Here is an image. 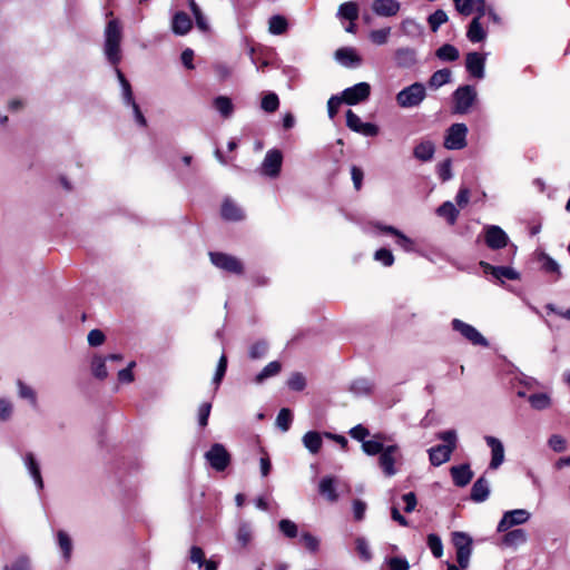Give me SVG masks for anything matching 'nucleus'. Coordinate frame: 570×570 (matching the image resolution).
Instances as JSON below:
<instances>
[{"label":"nucleus","instance_id":"f257e3e1","mask_svg":"<svg viewBox=\"0 0 570 570\" xmlns=\"http://www.w3.org/2000/svg\"><path fill=\"white\" fill-rule=\"evenodd\" d=\"M120 42L121 26L118 20H110L105 29L104 52L107 60L112 65H118L121 60Z\"/></svg>","mask_w":570,"mask_h":570},{"label":"nucleus","instance_id":"f03ea898","mask_svg":"<svg viewBox=\"0 0 570 570\" xmlns=\"http://www.w3.org/2000/svg\"><path fill=\"white\" fill-rule=\"evenodd\" d=\"M436 438L443 441L444 444L433 446L429 450L430 462L434 466L448 462L456 448V433L454 430L440 432Z\"/></svg>","mask_w":570,"mask_h":570},{"label":"nucleus","instance_id":"7ed1b4c3","mask_svg":"<svg viewBox=\"0 0 570 570\" xmlns=\"http://www.w3.org/2000/svg\"><path fill=\"white\" fill-rule=\"evenodd\" d=\"M426 98V89L423 83L414 82L397 92L395 99L401 108H414Z\"/></svg>","mask_w":570,"mask_h":570},{"label":"nucleus","instance_id":"20e7f679","mask_svg":"<svg viewBox=\"0 0 570 570\" xmlns=\"http://www.w3.org/2000/svg\"><path fill=\"white\" fill-rule=\"evenodd\" d=\"M476 100V91L472 86H460L453 92V112L464 115L470 111Z\"/></svg>","mask_w":570,"mask_h":570},{"label":"nucleus","instance_id":"39448f33","mask_svg":"<svg viewBox=\"0 0 570 570\" xmlns=\"http://www.w3.org/2000/svg\"><path fill=\"white\" fill-rule=\"evenodd\" d=\"M451 325L453 331L470 344L482 347L489 346L488 340L473 325L459 318L452 320Z\"/></svg>","mask_w":570,"mask_h":570},{"label":"nucleus","instance_id":"423d86ee","mask_svg":"<svg viewBox=\"0 0 570 570\" xmlns=\"http://www.w3.org/2000/svg\"><path fill=\"white\" fill-rule=\"evenodd\" d=\"M468 127L458 122L450 126L444 137V147L450 150L463 149L466 146Z\"/></svg>","mask_w":570,"mask_h":570},{"label":"nucleus","instance_id":"0eeeda50","mask_svg":"<svg viewBox=\"0 0 570 570\" xmlns=\"http://www.w3.org/2000/svg\"><path fill=\"white\" fill-rule=\"evenodd\" d=\"M116 75L122 89V98L125 104L132 108L135 120L137 121V124L145 127L147 125V121L142 112L140 111L139 106L136 104L134 99L130 83L127 81L120 69L116 68Z\"/></svg>","mask_w":570,"mask_h":570},{"label":"nucleus","instance_id":"6e6552de","mask_svg":"<svg viewBox=\"0 0 570 570\" xmlns=\"http://www.w3.org/2000/svg\"><path fill=\"white\" fill-rule=\"evenodd\" d=\"M205 459L216 471H224L230 463V454L220 443H215L205 453Z\"/></svg>","mask_w":570,"mask_h":570},{"label":"nucleus","instance_id":"1a4fd4ad","mask_svg":"<svg viewBox=\"0 0 570 570\" xmlns=\"http://www.w3.org/2000/svg\"><path fill=\"white\" fill-rule=\"evenodd\" d=\"M399 446L395 444L387 445L379 456V465L386 476H393L397 470L395 468L396 461L400 459Z\"/></svg>","mask_w":570,"mask_h":570},{"label":"nucleus","instance_id":"9d476101","mask_svg":"<svg viewBox=\"0 0 570 570\" xmlns=\"http://www.w3.org/2000/svg\"><path fill=\"white\" fill-rule=\"evenodd\" d=\"M370 83L363 81L343 90L341 97L345 104L353 106L365 101L370 97Z\"/></svg>","mask_w":570,"mask_h":570},{"label":"nucleus","instance_id":"9b49d317","mask_svg":"<svg viewBox=\"0 0 570 570\" xmlns=\"http://www.w3.org/2000/svg\"><path fill=\"white\" fill-rule=\"evenodd\" d=\"M346 126L351 130L366 137H374L380 131L375 124L362 121V119L352 110L346 111Z\"/></svg>","mask_w":570,"mask_h":570},{"label":"nucleus","instance_id":"f8f14e48","mask_svg":"<svg viewBox=\"0 0 570 570\" xmlns=\"http://www.w3.org/2000/svg\"><path fill=\"white\" fill-rule=\"evenodd\" d=\"M209 256L216 267L234 274L243 273V265L236 257L224 253H210Z\"/></svg>","mask_w":570,"mask_h":570},{"label":"nucleus","instance_id":"ddd939ff","mask_svg":"<svg viewBox=\"0 0 570 570\" xmlns=\"http://www.w3.org/2000/svg\"><path fill=\"white\" fill-rule=\"evenodd\" d=\"M283 155L278 149H271L266 153L262 163V171L269 177L278 176L282 167Z\"/></svg>","mask_w":570,"mask_h":570},{"label":"nucleus","instance_id":"4468645a","mask_svg":"<svg viewBox=\"0 0 570 570\" xmlns=\"http://www.w3.org/2000/svg\"><path fill=\"white\" fill-rule=\"evenodd\" d=\"M485 56L480 52H469L465 57V68L471 77L484 78Z\"/></svg>","mask_w":570,"mask_h":570},{"label":"nucleus","instance_id":"2eb2a0df","mask_svg":"<svg viewBox=\"0 0 570 570\" xmlns=\"http://www.w3.org/2000/svg\"><path fill=\"white\" fill-rule=\"evenodd\" d=\"M530 517V512L524 509H515L504 512L501 518V532L507 531L510 527L525 523Z\"/></svg>","mask_w":570,"mask_h":570},{"label":"nucleus","instance_id":"dca6fc26","mask_svg":"<svg viewBox=\"0 0 570 570\" xmlns=\"http://www.w3.org/2000/svg\"><path fill=\"white\" fill-rule=\"evenodd\" d=\"M527 540L528 534L523 529H513L501 535V548L515 550L524 544Z\"/></svg>","mask_w":570,"mask_h":570},{"label":"nucleus","instance_id":"f3484780","mask_svg":"<svg viewBox=\"0 0 570 570\" xmlns=\"http://www.w3.org/2000/svg\"><path fill=\"white\" fill-rule=\"evenodd\" d=\"M336 60L344 67L352 68L358 67L362 63V58L356 49L352 47L340 48L335 52Z\"/></svg>","mask_w":570,"mask_h":570},{"label":"nucleus","instance_id":"a211bd4d","mask_svg":"<svg viewBox=\"0 0 570 570\" xmlns=\"http://www.w3.org/2000/svg\"><path fill=\"white\" fill-rule=\"evenodd\" d=\"M401 4L397 0H374L372 10L380 17H393L400 11Z\"/></svg>","mask_w":570,"mask_h":570},{"label":"nucleus","instance_id":"6ab92c4d","mask_svg":"<svg viewBox=\"0 0 570 570\" xmlns=\"http://www.w3.org/2000/svg\"><path fill=\"white\" fill-rule=\"evenodd\" d=\"M394 61L399 68H411L417 61L416 51L410 47L397 48L394 51Z\"/></svg>","mask_w":570,"mask_h":570},{"label":"nucleus","instance_id":"aec40b11","mask_svg":"<svg viewBox=\"0 0 570 570\" xmlns=\"http://www.w3.org/2000/svg\"><path fill=\"white\" fill-rule=\"evenodd\" d=\"M450 471L453 482L458 487H465L471 482L473 478V472L471 471L469 464L452 466Z\"/></svg>","mask_w":570,"mask_h":570},{"label":"nucleus","instance_id":"412c9836","mask_svg":"<svg viewBox=\"0 0 570 570\" xmlns=\"http://www.w3.org/2000/svg\"><path fill=\"white\" fill-rule=\"evenodd\" d=\"M381 230L391 234L395 237V243L405 252H413L415 249V243L413 239L404 235L401 230L392 226H383Z\"/></svg>","mask_w":570,"mask_h":570},{"label":"nucleus","instance_id":"4be33fe9","mask_svg":"<svg viewBox=\"0 0 570 570\" xmlns=\"http://www.w3.org/2000/svg\"><path fill=\"white\" fill-rule=\"evenodd\" d=\"M386 440L384 434L377 433L371 440L363 441L362 450L367 455L380 454L386 448L384 446Z\"/></svg>","mask_w":570,"mask_h":570},{"label":"nucleus","instance_id":"5701e85b","mask_svg":"<svg viewBox=\"0 0 570 570\" xmlns=\"http://www.w3.org/2000/svg\"><path fill=\"white\" fill-rule=\"evenodd\" d=\"M24 465L35 481V484L39 490L43 488V481L40 472L39 463L37 462L35 455L32 453H27L23 458Z\"/></svg>","mask_w":570,"mask_h":570},{"label":"nucleus","instance_id":"b1692460","mask_svg":"<svg viewBox=\"0 0 570 570\" xmlns=\"http://www.w3.org/2000/svg\"><path fill=\"white\" fill-rule=\"evenodd\" d=\"M191 20L185 12H177L171 21V30L175 35L184 36L191 29Z\"/></svg>","mask_w":570,"mask_h":570},{"label":"nucleus","instance_id":"393cba45","mask_svg":"<svg viewBox=\"0 0 570 570\" xmlns=\"http://www.w3.org/2000/svg\"><path fill=\"white\" fill-rule=\"evenodd\" d=\"M435 146L430 140L419 142L413 150L414 157L421 161H429L433 158Z\"/></svg>","mask_w":570,"mask_h":570},{"label":"nucleus","instance_id":"a878e982","mask_svg":"<svg viewBox=\"0 0 570 570\" xmlns=\"http://www.w3.org/2000/svg\"><path fill=\"white\" fill-rule=\"evenodd\" d=\"M485 30L483 28V26L481 24V21H480V18H474L469 28H468V31H466V37L468 39L473 42V43H476V42H481L482 40L485 39Z\"/></svg>","mask_w":570,"mask_h":570},{"label":"nucleus","instance_id":"bb28decb","mask_svg":"<svg viewBox=\"0 0 570 570\" xmlns=\"http://www.w3.org/2000/svg\"><path fill=\"white\" fill-rule=\"evenodd\" d=\"M57 544L62 552L63 560L68 562L72 553V540L70 535L66 531L59 530L57 532Z\"/></svg>","mask_w":570,"mask_h":570},{"label":"nucleus","instance_id":"cd10ccee","mask_svg":"<svg viewBox=\"0 0 570 570\" xmlns=\"http://www.w3.org/2000/svg\"><path fill=\"white\" fill-rule=\"evenodd\" d=\"M107 358L101 355H94L90 360V371L92 375L99 380H104L108 375Z\"/></svg>","mask_w":570,"mask_h":570},{"label":"nucleus","instance_id":"c85d7f7f","mask_svg":"<svg viewBox=\"0 0 570 570\" xmlns=\"http://www.w3.org/2000/svg\"><path fill=\"white\" fill-rule=\"evenodd\" d=\"M489 484L484 478L478 479L471 490V499L475 502H482L489 497Z\"/></svg>","mask_w":570,"mask_h":570},{"label":"nucleus","instance_id":"c756f323","mask_svg":"<svg viewBox=\"0 0 570 570\" xmlns=\"http://www.w3.org/2000/svg\"><path fill=\"white\" fill-rule=\"evenodd\" d=\"M320 493L325 497L328 501L335 502L338 499V495L335 491L334 479L331 476H325L321 480L318 485Z\"/></svg>","mask_w":570,"mask_h":570},{"label":"nucleus","instance_id":"7c9ffc66","mask_svg":"<svg viewBox=\"0 0 570 570\" xmlns=\"http://www.w3.org/2000/svg\"><path fill=\"white\" fill-rule=\"evenodd\" d=\"M539 261L541 262V268L543 272L554 274V279H559L561 277L560 265L551 256L546 253H541L539 255Z\"/></svg>","mask_w":570,"mask_h":570},{"label":"nucleus","instance_id":"2f4dec72","mask_svg":"<svg viewBox=\"0 0 570 570\" xmlns=\"http://www.w3.org/2000/svg\"><path fill=\"white\" fill-rule=\"evenodd\" d=\"M236 540L242 548L247 547L253 540V529L248 522H240L236 531Z\"/></svg>","mask_w":570,"mask_h":570},{"label":"nucleus","instance_id":"473e14b6","mask_svg":"<svg viewBox=\"0 0 570 570\" xmlns=\"http://www.w3.org/2000/svg\"><path fill=\"white\" fill-rule=\"evenodd\" d=\"M215 109L225 118H228L234 112V105L232 99L226 96H218L214 99Z\"/></svg>","mask_w":570,"mask_h":570},{"label":"nucleus","instance_id":"72a5a7b5","mask_svg":"<svg viewBox=\"0 0 570 570\" xmlns=\"http://www.w3.org/2000/svg\"><path fill=\"white\" fill-rule=\"evenodd\" d=\"M222 216L227 220H239L243 218V212L235 203L225 200L222 206Z\"/></svg>","mask_w":570,"mask_h":570},{"label":"nucleus","instance_id":"f704fd0d","mask_svg":"<svg viewBox=\"0 0 570 570\" xmlns=\"http://www.w3.org/2000/svg\"><path fill=\"white\" fill-rule=\"evenodd\" d=\"M520 396H527L528 403L535 410H543L550 406L551 400L549 394H519Z\"/></svg>","mask_w":570,"mask_h":570},{"label":"nucleus","instance_id":"c9c22d12","mask_svg":"<svg viewBox=\"0 0 570 570\" xmlns=\"http://www.w3.org/2000/svg\"><path fill=\"white\" fill-rule=\"evenodd\" d=\"M322 443V438L317 432L309 431L303 436L304 446L313 454L320 451Z\"/></svg>","mask_w":570,"mask_h":570},{"label":"nucleus","instance_id":"e433bc0d","mask_svg":"<svg viewBox=\"0 0 570 570\" xmlns=\"http://www.w3.org/2000/svg\"><path fill=\"white\" fill-rule=\"evenodd\" d=\"M337 16L350 21H355L358 18V6L353 2H344L338 7Z\"/></svg>","mask_w":570,"mask_h":570},{"label":"nucleus","instance_id":"4c0bfd02","mask_svg":"<svg viewBox=\"0 0 570 570\" xmlns=\"http://www.w3.org/2000/svg\"><path fill=\"white\" fill-rule=\"evenodd\" d=\"M435 56L442 61H455L459 59L460 52L453 45L445 43L435 51Z\"/></svg>","mask_w":570,"mask_h":570},{"label":"nucleus","instance_id":"58836bf2","mask_svg":"<svg viewBox=\"0 0 570 570\" xmlns=\"http://www.w3.org/2000/svg\"><path fill=\"white\" fill-rule=\"evenodd\" d=\"M288 28V23L285 17L275 14L272 16L268 20V31L272 35H283L286 32Z\"/></svg>","mask_w":570,"mask_h":570},{"label":"nucleus","instance_id":"ea45409f","mask_svg":"<svg viewBox=\"0 0 570 570\" xmlns=\"http://www.w3.org/2000/svg\"><path fill=\"white\" fill-rule=\"evenodd\" d=\"M401 30L407 37H419L423 32L422 26L414 19L406 18L401 22Z\"/></svg>","mask_w":570,"mask_h":570},{"label":"nucleus","instance_id":"a19ab883","mask_svg":"<svg viewBox=\"0 0 570 570\" xmlns=\"http://www.w3.org/2000/svg\"><path fill=\"white\" fill-rule=\"evenodd\" d=\"M391 37V28L385 27L381 29L371 30L368 33L370 41L375 46H383L387 43Z\"/></svg>","mask_w":570,"mask_h":570},{"label":"nucleus","instance_id":"79ce46f5","mask_svg":"<svg viewBox=\"0 0 570 570\" xmlns=\"http://www.w3.org/2000/svg\"><path fill=\"white\" fill-rule=\"evenodd\" d=\"M451 76L452 75L449 69L438 70L431 76V78L429 80V85H430V87L438 89V88L449 83L451 81Z\"/></svg>","mask_w":570,"mask_h":570},{"label":"nucleus","instance_id":"37998d69","mask_svg":"<svg viewBox=\"0 0 570 570\" xmlns=\"http://www.w3.org/2000/svg\"><path fill=\"white\" fill-rule=\"evenodd\" d=\"M438 214L439 216L446 218L450 224H454L459 212L451 202H445L438 208Z\"/></svg>","mask_w":570,"mask_h":570},{"label":"nucleus","instance_id":"c03bdc74","mask_svg":"<svg viewBox=\"0 0 570 570\" xmlns=\"http://www.w3.org/2000/svg\"><path fill=\"white\" fill-rule=\"evenodd\" d=\"M448 14L444 10L439 9L429 16L428 22L433 32L438 31V29L448 21Z\"/></svg>","mask_w":570,"mask_h":570},{"label":"nucleus","instance_id":"a18cd8bd","mask_svg":"<svg viewBox=\"0 0 570 570\" xmlns=\"http://www.w3.org/2000/svg\"><path fill=\"white\" fill-rule=\"evenodd\" d=\"M279 531L289 539H294L298 535V528L295 522L289 519H282L278 522Z\"/></svg>","mask_w":570,"mask_h":570},{"label":"nucleus","instance_id":"49530a36","mask_svg":"<svg viewBox=\"0 0 570 570\" xmlns=\"http://www.w3.org/2000/svg\"><path fill=\"white\" fill-rule=\"evenodd\" d=\"M287 387L293 391H302L308 387L307 380L302 373H293L287 381Z\"/></svg>","mask_w":570,"mask_h":570},{"label":"nucleus","instance_id":"de8ad7c7","mask_svg":"<svg viewBox=\"0 0 570 570\" xmlns=\"http://www.w3.org/2000/svg\"><path fill=\"white\" fill-rule=\"evenodd\" d=\"M293 415L291 410L284 407L279 411L276 417V425L284 432H286L292 423Z\"/></svg>","mask_w":570,"mask_h":570},{"label":"nucleus","instance_id":"09e8293b","mask_svg":"<svg viewBox=\"0 0 570 570\" xmlns=\"http://www.w3.org/2000/svg\"><path fill=\"white\" fill-rule=\"evenodd\" d=\"M428 546L431 549L432 554L435 558H441L443 554V544L441 541V538L436 534H429L428 535Z\"/></svg>","mask_w":570,"mask_h":570},{"label":"nucleus","instance_id":"8fccbe9b","mask_svg":"<svg viewBox=\"0 0 570 570\" xmlns=\"http://www.w3.org/2000/svg\"><path fill=\"white\" fill-rule=\"evenodd\" d=\"M262 109H264L265 111L267 112H274L277 110L278 106H279V100H278V97L276 94L274 92H271V94H267L263 99H262Z\"/></svg>","mask_w":570,"mask_h":570},{"label":"nucleus","instance_id":"3c124183","mask_svg":"<svg viewBox=\"0 0 570 570\" xmlns=\"http://www.w3.org/2000/svg\"><path fill=\"white\" fill-rule=\"evenodd\" d=\"M301 542L311 552H316L318 550V548H320V540H318V538L313 535L309 532H304V533L301 534Z\"/></svg>","mask_w":570,"mask_h":570},{"label":"nucleus","instance_id":"603ef678","mask_svg":"<svg viewBox=\"0 0 570 570\" xmlns=\"http://www.w3.org/2000/svg\"><path fill=\"white\" fill-rule=\"evenodd\" d=\"M455 550H456V561H458L460 568H462V569L468 568L469 563H470V557L472 553V546L465 547V548L461 547Z\"/></svg>","mask_w":570,"mask_h":570},{"label":"nucleus","instance_id":"864d4df0","mask_svg":"<svg viewBox=\"0 0 570 570\" xmlns=\"http://www.w3.org/2000/svg\"><path fill=\"white\" fill-rule=\"evenodd\" d=\"M452 542L455 549L465 548L472 546V538L465 532L456 531L452 533Z\"/></svg>","mask_w":570,"mask_h":570},{"label":"nucleus","instance_id":"5fc2aeb1","mask_svg":"<svg viewBox=\"0 0 570 570\" xmlns=\"http://www.w3.org/2000/svg\"><path fill=\"white\" fill-rule=\"evenodd\" d=\"M355 544H356V551L360 554V557L364 561H370L372 559V553H371L367 541L364 538L360 537L355 540Z\"/></svg>","mask_w":570,"mask_h":570},{"label":"nucleus","instance_id":"6e6d98bb","mask_svg":"<svg viewBox=\"0 0 570 570\" xmlns=\"http://www.w3.org/2000/svg\"><path fill=\"white\" fill-rule=\"evenodd\" d=\"M485 441L492 450L490 468L497 469L499 466V441L493 436H485Z\"/></svg>","mask_w":570,"mask_h":570},{"label":"nucleus","instance_id":"4d7b16f0","mask_svg":"<svg viewBox=\"0 0 570 570\" xmlns=\"http://www.w3.org/2000/svg\"><path fill=\"white\" fill-rule=\"evenodd\" d=\"M485 243L492 249H499V227L491 226L485 234Z\"/></svg>","mask_w":570,"mask_h":570},{"label":"nucleus","instance_id":"13d9d810","mask_svg":"<svg viewBox=\"0 0 570 570\" xmlns=\"http://www.w3.org/2000/svg\"><path fill=\"white\" fill-rule=\"evenodd\" d=\"M87 341L90 346L97 347L105 343L106 335L102 331L95 328L88 333Z\"/></svg>","mask_w":570,"mask_h":570},{"label":"nucleus","instance_id":"bf43d9fd","mask_svg":"<svg viewBox=\"0 0 570 570\" xmlns=\"http://www.w3.org/2000/svg\"><path fill=\"white\" fill-rule=\"evenodd\" d=\"M281 371V364L276 361L268 363L257 375L258 381L276 375Z\"/></svg>","mask_w":570,"mask_h":570},{"label":"nucleus","instance_id":"052dcab7","mask_svg":"<svg viewBox=\"0 0 570 570\" xmlns=\"http://www.w3.org/2000/svg\"><path fill=\"white\" fill-rule=\"evenodd\" d=\"M455 9L463 16H470L474 11V0H453Z\"/></svg>","mask_w":570,"mask_h":570},{"label":"nucleus","instance_id":"680f3d73","mask_svg":"<svg viewBox=\"0 0 570 570\" xmlns=\"http://www.w3.org/2000/svg\"><path fill=\"white\" fill-rule=\"evenodd\" d=\"M375 261L382 263L384 266H391L394 263V256L391 250L381 248L374 254Z\"/></svg>","mask_w":570,"mask_h":570},{"label":"nucleus","instance_id":"e2e57ef3","mask_svg":"<svg viewBox=\"0 0 570 570\" xmlns=\"http://www.w3.org/2000/svg\"><path fill=\"white\" fill-rule=\"evenodd\" d=\"M189 559L193 563H196L198 568H203V564L205 562V553L202 548L197 546H193L189 551Z\"/></svg>","mask_w":570,"mask_h":570},{"label":"nucleus","instance_id":"0e129e2a","mask_svg":"<svg viewBox=\"0 0 570 570\" xmlns=\"http://www.w3.org/2000/svg\"><path fill=\"white\" fill-rule=\"evenodd\" d=\"M136 366V362L131 361L126 368L118 372V381L121 383H131L135 377L132 370Z\"/></svg>","mask_w":570,"mask_h":570},{"label":"nucleus","instance_id":"69168bd1","mask_svg":"<svg viewBox=\"0 0 570 570\" xmlns=\"http://www.w3.org/2000/svg\"><path fill=\"white\" fill-rule=\"evenodd\" d=\"M212 410V403L210 402H204L200 404L198 409V424L204 428L207 425L208 417Z\"/></svg>","mask_w":570,"mask_h":570},{"label":"nucleus","instance_id":"338daca9","mask_svg":"<svg viewBox=\"0 0 570 570\" xmlns=\"http://www.w3.org/2000/svg\"><path fill=\"white\" fill-rule=\"evenodd\" d=\"M350 435L352 439L360 441L363 443V441H366V438L370 435V431L363 426L362 424H357L354 428L350 430Z\"/></svg>","mask_w":570,"mask_h":570},{"label":"nucleus","instance_id":"774afa93","mask_svg":"<svg viewBox=\"0 0 570 570\" xmlns=\"http://www.w3.org/2000/svg\"><path fill=\"white\" fill-rule=\"evenodd\" d=\"M390 570H409L410 564L405 558L394 557L387 560Z\"/></svg>","mask_w":570,"mask_h":570}]
</instances>
